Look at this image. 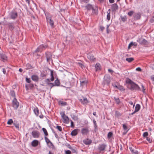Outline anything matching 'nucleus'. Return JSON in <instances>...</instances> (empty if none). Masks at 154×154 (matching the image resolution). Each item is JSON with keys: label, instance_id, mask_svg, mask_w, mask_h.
<instances>
[{"label": "nucleus", "instance_id": "obj_8", "mask_svg": "<svg viewBox=\"0 0 154 154\" xmlns=\"http://www.w3.org/2000/svg\"><path fill=\"white\" fill-rule=\"evenodd\" d=\"M129 86L130 87L129 89L132 91L138 90L139 88L138 85L135 84L134 82L131 85H130Z\"/></svg>", "mask_w": 154, "mask_h": 154}, {"label": "nucleus", "instance_id": "obj_6", "mask_svg": "<svg viewBox=\"0 0 154 154\" xmlns=\"http://www.w3.org/2000/svg\"><path fill=\"white\" fill-rule=\"evenodd\" d=\"M60 114L61 115L64 121V122L66 123H69V118L65 115L64 112H62L60 113Z\"/></svg>", "mask_w": 154, "mask_h": 154}, {"label": "nucleus", "instance_id": "obj_48", "mask_svg": "<svg viewBox=\"0 0 154 154\" xmlns=\"http://www.w3.org/2000/svg\"><path fill=\"white\" fill-rule=\"evenodd\" d=\"M110 18V12H107V19L108 20H109Z\"/></svg>", "mask_w": 154, "mask_h": 154}, {"label": "nucleus", "instance_id": "obj_22", "mask_svg": "<svg viewBox=\"0 0 154 154\" xmlns=\"http://www.w3.org/2000/svg\"><path fill=\"white\" fill-rule=\"evenodd\" d=\"M87 58L91 61H94L95 59L94 56L91 54H88L87 55Z\"/></svg>", "mask_w": 154, "mask_h": 154}, {"label": "nucleus", "instance_id": "obj_62", "mask_svg": "<svg viewBox=\"0 0 154 154\" xmlns=\"http://www.w3.org/2000/svg\"><path fill=\"white\" fill-rule=\"evenodd\" d=\"M53 133L54 134V135L56 138H59V137L58 135L54 131H53Z\"/></svg>", "mask_w": 154, "mask_h": 154}, {"label": "nucleus", "instance_id": "obj_23", "mask_svg": "<svg viewBox=\"0 0 154 154\" xmlns=\"http://www.w3.org/2000/svg\"><path fill=\"white\" fill-rule=\"evenodd\" d=\"M83 143L86 145H89L92 143V140H91L87 139L83 140Z\"/></svg>", "mask_w": 154, "mask_h": 154}, {"label": "nucleus", "instance_id": "obj_49", "mask_svg": "<svg viewBox=\"0 0 154 154\" xmlns=\"http://www.w3.org/2000/svg\"><path fill=\"white\" fill-rule=\"evenodd\" d=\"M28 87L31 89L32 88L34 87V85L32 83H30L28 85Z\"/></svg>", "mask_w": 154, "mask_h": 154}, {"label": "nucleus", "instance_id": "obj_56", "mask_svg": "<svg viewBox=\"0 0 154 154\" xmlns=\"http://www.w3.org/2000/svg\"><path fill=\"white\" fill-rule=\"evenodd\" d=\"M71 152L69 150H67L65 151V154H71Z\"/></svg>", "mask_w": 154, "mask_h": 154}, {"label": "nucleus", "instance_id": "obj_7", "mask_svg": "<svg viewBox=\"0 0 154 154\" xmlns=\"http://www.w3.org/2000/svg\"><path fill=\"white\" fill-rule=\"evenodd\" d=\"M12 106L15 109H17L19 106V103L16 98H14L12 101Z\"/></svg>", "mask_w": 154, "mask_h": 154}, {"label": "nucleus", "instance_id": "obj_63", "mask_svg": "<svg viewBox=\"0 0 154 154\" xmlns=\"http://www.w3.org/2000/svg\"><path fill=\"white\" fill-rule=\"evenodd\" d=\"M49 85L50 86V90L54 86H55L54 85V84L53 83H52V84H50Z\"/></svg>", "mask_w": 154, "mask_h": 154}, {"label": "nucleus", "instance_id": "obj_12", "mask_svg": "<svg viewBox=\"0 0 154 154\" xmlns=\"http://www.w3.org/2000/svg\"><path fill=\"white\" fill-rule=\"evenodd\" d=\"M79 101L83 105H86L89 102L87 98L82 97V98H79Z\"/></svg>", "mask_w": 154, "mask_h": 154}, {"label": "nucleus", "instance_id": "obj_17", "mask_svg": "<svg viewBox=\"0 0 154 154\" xmlns=\"http://www.w3.org/2000/svg\"><path fill=\"white\" fill-rule=\"evenodd\" d=\"M31 78L33 81L35 82H38L39 79L38 76L36 75H32L31 77Z\"/></svg>", "mask_w": 154, "mask_h": 154}, {"label": "nucleus", "instance_id": "obj_16", "mask_svg": "<svg viewBox=\"0 0 154 154\" xmlns=\"http://www.w3.org/2000/svg\"><path fill=\"white\" fill-rule=\"evenodd\" d=\"M89 132V131L87 128H82L81 130V133L83 135H87Z\"/></svg>", "mask_w": 154, "mask_h": 154}, {"label": "nucleus", "instance_id": "obj_51", "mask_svg": "<svg viewBox=\"0 0 154 154\" xmlns=\"http://www.w3.org/2000/svg\"><path fill=\"white\" fill-rule=\"evenodd\" d=\"M26 81L28 83H30L31 82V80L29 78H28L27 77L26 78Z\"/></svg>", "mask_w": 154, "mask_h": 154}, {"label": "nucleus", "instance_id": "obj_18", "mask_svg": "<svg viewBox=\"0 0 154 154\" xmlns=\"http://www.w3.org/2000/svg\"><path fill=\"white\" fill-rule=\"evenodd\" d=\"M141 14L140 12L135 13L133 16L134 18V20H139L141 17Z\"/></svg>", "mask_w": 154, "mask_h": 154}, {"label": "nucleus", "instance_id": "obj_33", "mask_svg": "<svg viewBox=\"0 0 154 154\" xmlns=\"http://www.w3.org/2000/svg\"><path fill=\"white\" fill-rule=\"evenodd\" d=\"M38 47L40 48H41V49L42 51L44 48L45 49L46 48H47V46L42 44L40 45Z\"/></svg>", "mask_w": 154, "mask_h": 154}, {"label": "nucleus", "instance_id": "obj_2", "mask_svg": "<svg viewBox=\"0 0 154 154\" xmlns=\"http://www.w3.org/2000/svg\"><path fill=\"white\" fill-rule=\"evenodd\" d=\"M106 146L107 145L105 143L100 144L98 146L97 149L100 153H103Z\"/></svg>", "mask_w": 154, "mask_h": 154}, {"label": "nucleus", "instance_id": "obj_35", "mask_svg": "<svg viewBox=\"0 0 154 154\" xmlns=\"http://www.w3.org/2000/svg\"><path fill=\"white\" fill-rule=\"evenodd\" d=\"M10 94L11 96L14 98H15V92L13 90H11L10 91Z\"/></svg>", "mask_w": 154, "mask_h": 154}, {"label": "nucleus", "instance_id": "obj_53", "mask_svg": "<svg viewBox=\"0 0 154 154\" xmlns=\"http://www.w3.org/2000/svg\"><path fill=\"white\" fill-rule=\"evenodd\" d=\"M109 25H107L106 26V32L107 33H109Z\"/></svg>", "mask_w": 154, "mask_h": 154}, {"label": "nucleus", "instance_id": "obj_9", "mask_svg": "<svg viewBox=\"0 0 154 154\" xmlns=\"http://www.w3.org/2000/svg\"><path fill=\"white\" fill-rule=\"evenodd\" d=\"M45 54L47 62H49L51 60H52V55L51 52L49 51L46 52Z\"/></svg>", "mask_w": 154, "mask_h": 154}, {"label": "nucleus", "instance_id": "obj_11", "mask_svg": "<svg viewBox=\"0 0 154 154\" xmlns=\"http://www.w3.org/2000/svg\"><path fill=\"white\" fill-rule=\"evenodd\" d=\"M98 8L97 5H95L93 7V8L92 9V12L91 13L92 15H97L98 14Z\"/></svg>", "mask_w": 154, "mask_h": 154}, {"label": "nucleus", "instance_id": "obj_14", "mask_svg": "<svg viewBox=\"0 0 154 154\" xmlns=\"http://www.w3.org/2000/svg\"><path fill=\"white\" fill-rule=\"evenodd\" d=\"M80 85L82 87L86 86L88 83V80L86 79H80Z\"/></svg>", "mask_w": 154, "mask_h": 154}, {"label": "nucleus", "instance_id": "obj_24", "mask_svg": "<svg viewBox=\"0 0 154 154\" xmlns=\"http://www.w3.org/2000/svg\"><path fill=\"white\" fill-rule=\"evenodd\" d=\"M78 129H75L72 131L71 132V134L72 136H75L78 134Z\"/></svg>", "mask_w": 154, "mask_h": 154}, {"label": "nucleus", "instance_id": "obj_42", "mask_svg": "<svg viewBox=\"0 0 154 154\" xmlns=\"http://www.w3.org/2000/svg\"><path fill=\"white\" fill-rule=\"evenodd\" d=\"M117 89H118L120 91H124L125 90V89H124V88L122 86L119 85L118 86Z\"/></svg>", "mask_w": 154, "mask_h": 154}, {"label": "nucleus", "instance_id": "obj_58", "mask_svg": "<svg viewBox=\"0 0 154 154\" xmlns=\"http://www.w3.org/2000/svg\"><path fill=\"white\" fill-rule=\"evenodd\" d=\"M133 45V42H131L129 45L128 48V49H130L132 45Z\"/></svg>", "mask_w": 154, "mask_h": 154}, {"label": "nucleus", "instance_id": "obj_1", "mask_svg": "<svg viewBox=\"0 0 154 154\" xmlns=\"http://www.w3.org/2000/svg\"><path fill=\"white\" fill-rule=\"evenodd\" d=\"M111 81L110 76L108 74H106L104 77L103 79L102 82V85L104 86L105 85L108 86Z\"/></svg>", "mask_w": 154, "mask_h": 154}, {"label": "nucleus", "instance_id": "obj_5", "mask_svg": "<svg viewBox=\"0 0 154 154\" xmlns=\"http://www.w3.org/2000/svg\"><path fill=\"white\" fill-rule=\"evenodd\" d=\"M8 26V29L10 31H12L15 28V26L13 22H8L5 25Z\"/></svg>", "mask_w": 154, "mask_h": 154}, {"label": "nucleus", "instance_id": "obj_28", "mask_svg": "<svg viewBox=\"0 0 154 154\" xmlns=\"http://www.w3.org/2000/svg\"><path fill=\"white\" fill-rule=\"evenodd\" d=\"M45 139L46 142L47 144L49 143L51 146H54V145L50 141V140L47 137H46V136L45 137Z\"/></svg>", "mask_w": 154, "mask_h": 154}, {"label": "nucleus", "instance_id": "obj_30", "mask_svg": "<svg viewBox=\"0 0 154 154\" xmlns=\"http://www.w3.org/2000/svg\"><path fill=\"white\" fill-rule=\"evenodd\" d=\"M34 112L36 116H38L39 113V111L37 107H36L34 109Z\"/></svg>", "mask_w": 154, "mask_h": 154}, {"label": "nucleus", "instance_id": "obj_29", "mask_svg": "<svg viewBox=\"0 0 154 154\" xmlns=\"http://www.w3.org/2000/svg\"><path fill=\"white\" fill-rule=\"evenodd\" d=\"M114 98L116 103L117 104H119L120 103V101L119 98L114 97Z\"/></svg>", "mask_w": 154, "mask_h": 154}, {"label": "nucleus", "instance_id": "obj_36", "mask_svg": "<svg viewBox=\"0 0 154 154\" xmlns=\"http://www.w3.org/2000/svg\"><path fill=\"white\" fill-rule=\"evenodd\" d=\"M123 128L124 130L125 131H127V132H128L129 130L127 125L125 124L123 125Z\"/></svg>", "mask_w": 154, "mask_h": 154}, {"label": "nucleus", "instance_id": "obj_44", "mask_svg": "<svg viewBox=\"0 0 154 154\" xmlns=\"http://www.w3.org/2000/svg\"><path fill=\"white\" fill-rule=\"evenodd\" d=\"M134 13V12L133 11H130L128 13V14L129 16H131Z\"/></svg>", "mask_w": 154, "mask_h": 154}, {"label": "nucleus", "instance_id": "obj_3", "mask_svg": "<svg viewBox=\"0 0 154 154\" xmlns=\"http://www.w3.org/2000/svg\"><path fill=\"white\" fill-rule=\"evenodd\" d=\"M46 19L48 23H49L51 27L52 28H54V22L52 19V17L48 15L46 16Z\"/></svg>", "mask_w": 154, "mask_h": 154}, {"label": "nucleus", "instance_id": "obj_19", "mask_svg": "<svg viewBox=\"0 0 154 154\" xmlns=\"http://www.w3.org/2000/svg\"><path fill=\"white\" fill-rule=\"evenodd\" d=\"M0 58L4 61H7V57L6 55L3 53H0Z\"/></svg>", "mask_w": 154, "mask_h": 154}, {"label": "nucleus", "instance_id": "obj_20", "mask_svg": "<svg viewBox=\"0 0 154 154\" xmlns=\"http://www.w3.org/2000/svg\"><path fill=\"white\" fill-rule=\"evenodd\" d=\"M140 106L139 104H136V106H135V110L134 112H133L132 113H131V114L132 115L134 114L135 112H137L140 110Z\"/></svg>", "mask_w": 154, "mask_h": 154}, {"label": "nucleus", "instance_id": "obj_46", "mask_svg": "<svg viewBox=\"0 0 154 154\" xmlns=\"http://www.w3.org/2000/svg\"><path fill=\"white\" fill-rule=\"evenodd\" d=\"M13 123V121L12 119H9L7 122V124L8 125H11Z\"/></svg>", "mask_w": 154, "mask_h": 154}, {"label": "nucleus", "instance_id": "obj_47", "mask_svg": "<svg viewBox=\"0 0 154 154\" xmlns=\"http://www.w3.org/2000/svg\"><path fill=\"white\" fill-rule=\"evenodd\" d=\"M56 128L60 131H61L62 130V127L60 126L57 125L56 127Z\"/></svg>", "mask_w": 154, "mask_h": 154}, {"label": "nucleus", "instance_id": "obj_10", "mask_svg": "<svg viewBox=\"0 0 154 154\" xmlns=\"http://www.w3.org/2000/svg\"><path fill=\"white\" fill-rule=\"evenodd\" d=\"M149 130L150 132L149 133H148L147 132H145V138H146V140L149 142V143H150L152 142V140L149 137H147V136L148 135V134L149 135H151V133L150 132V131H151V128H149Z\"/></svg>", "mask_w": 154, "mask_h": 154}, {"label": "nucleus", "instance_id": "obj_50", "mask_svg": "<svg viewBox=\"0 0 154 154\" xmlns=\"http://www.w3.org/2000/svg\"><path fill=\"white\" fill-rule=\"evenodd\" d=\"M81 1L82 2L87 4L88 3L90 0H81Z\"/></svg>", "mask_w": 154, "mask_h": 154}, {"label": "nucleus", "instance_id": "obj_4", "mask_svg": "<svg viewBox=\"0 0 154 154\" xmlns=\"http://www.w3.org/2000/svg\"><path fill=\"white\" fill-rule=\"evenodd\" d=\"M9 16L11 19L15 20L18 16V14L17 12L13 10L9 14Z\"/></svg>", "mask_w": 154, "mask_h": 154}, {"label": "nucleus", "instance_id": "obj_13", "mask_svg": "<svg viewBox=\"0 0 154 154\" xmlns=\"http://www.w3.org/2000/svg\"><path fill=\"white\" fill-rule=\"evenodd\" d=\"M32 134L33 137L38 138L39 137L40 134L37 131H33L32 132Z\"/></svg>", "mask_w": 154, "mask_h": 154}, {"label": "nucleus", "instance_id": "obj_52", "mask_svg": "<svg viewBox=\"0 0 154 154\" xmlns=\"http://www.w3.org/2000/svg\"><path fill=\"white\" fill-rule=\"evenodd\" d=\"M42 50L41 49V48H40L39 47H38L36 49V50L35 51V52H37L40 51H42Z\"/></svg>", "mask_w": 154, "mask_h": 154}, {"label": "nucleus", "instance_id": "obj_15", "mask_svg": "<svg viewBox=\"0 0 154 154\" xmlns=\"http://www.w3.org/2000/svg\"><path fill=\"white\" fill-rule=\"evenodd\" d=\"M118 9V6L116 3H115L112 5L111 9L112 12H115Z\"/></svg>", "mask_w": 154, "mask_h": 154}, {"label": "nucleus", "instance_id": "obj_60", "mask_svg": "<svg viewBox=\"0 0 154 154\" xmlns=\"http://www.w3.org/2000/svg\"><path fill=\"white\" fill-rule=\"evenodd\" d=\"M71 126L72 127H74L73 122L72 120L71 121Z\"/></svg>", "mask_w": 154, "mask_h": 154}, {"label": "nucleus", "instance_id": "obj_54", "mask_svg": "<svg viewBox=\"0 0 154 154\" xmlns=\"http://www.w3.org/2000/svg\"><path fill=\"white\" fill-rule=\"evenodd\" d=\"M14 125L17 128H19V125L18 124H17V123H14Z\"/></svg>", "mask_w": 154, "mask_h": 154}, {"label": "nucleus", "instance_id": "obj_32", "mask_svg": "<svg viewBox=\"0 0 154 154\" xmlns=\"http://www.w3.org/2000/svg\"><path fill=\"white\" fill-rule=\"evenodd\" d=\"M134 60V58L133 57H130L129 58H126V60L128 62L131 63Z\"/></svg>", "mask_w": 154, "mask_h": 154}, {"label": "nucleus", "instance_id": "obj_43", "mask_svg": "<svg viewBox=\"0 0 154 154\" xmlns=\"http://www.w3.org/2000/svg\"><path fill=\"white\" fill-rule=\"evenodd\" d=\"M113 133L112 132H110L108 133L107 134V137L109 139L111 137L113 136Z\"/></svg>", "mask_w": 154, "mask_h": 154}, {"label": "nucleus", "instance_id": "obj_21", "mask_svg": "<svg viewBox=\"0 0 154 154\" xmlns=\"http://www.w3.org/2000/svg\"><path fill=\"white\" fill-rule=\"evenodd\" d=\"M93 7L91 4H88L85 6V8L88 11H90L92 10Z\"/></svg>", "mask_w": 154, "mask_h": 154}, {"label": "nucleus", "instance_id": "obj_57", "mask_svg": "<svg viewBox=\"0 0 154 154\" xmlns=\"http://www.w3.org/2000/svg\"><path fill=\"white\" fill-rule=\"evenodd\" d=\"M78 65L80 66L81 68H82L84 66V65L82 64L81 63L79 62L78 63Z\"/></svg>", "mask_w": 154, "mask_h": 154}, {"label": "nucleus", "instance_id": "obj_59", "mask_svg": "<svg viewBox=\"0 0 154 154\" xmlns=\"http://www.w3.org/2000/svg\"><path fill=\"white\" fill-rule=\"evenodd\" d=\"M51 71V77L54 76V72L53 70H50Z\"/></svg>", "mask_w": 154, "mask_h": 154}, {"label": "nucleus", "instance_id": "obj_41", "mask_svg": "<svg viewBox=\"0 0 154 154\" xmlns=\"http://www.w3.org/2000/svg\"><path fill=\"white\" fill-rule=\"evenodd\" d=\"M42 130L44 133L45 135L46 136L48 135V132L45 128H42Z\"/></svg>", "mask_w": 154, "mask_h": 154}, {"label": "nucleus", "instance_id": "obj_40", "mask_svg": "<svg viewBox=\"0 0 154 154\" xmlns=\"http://www.w3.org/2000/svg\"><path fill=\"white\" fill-rule=\"evenodd\" d=\"M134 82L132 80L130 79H128L126 81V83H128L130 85H131Z\"/></svg>", "mask_w": 154, "mask_h": 154}, {"label": "nucleus", "instance_id": "obj_38", "mask_svg": "<svg viewBox=\"0 0 154 154\" xmlns=\"http://www.w3.org/2000/svg\"><path fill=\"white\" fill-rule=\"evenodd\" d=\"M60 104H61L62 106H65L67 105V103L65 102L60 101L59 102Z\"/></svg>", "mask_w": 154, "mask_h": 154}, {"label": "nucleus", "instance_id": "obj_55", "mask_svg": "<svg viewBox=\"0 0 154 154\" xmlns=\"http://www.w3.org/2000/svg\"><path fill=\"white\" fill-rule=\"evenodd\" d=\"M26 66L28 69H30L32 67V66L29 63H28L26 65Z\"/></svg>", "mask_w": 154, "mask_h": 154}, {"label": "nucleus", "instance_id": "obj_45", "mask_svg": "<svg viewBox=\"0 0 154 154\" xmlns=\"http://www.w3.org/2000/svg\"><path fill=\"white\" fill-rule=\"evenodd\" d=\"M121 115V114L120 113L117 111H116L115 112V116H116L119 117Z\"/></svg>", "mask_w": 154, "mask_h": 154}, {"label": "nucleus", "instance_id": "obj_37", "mask_svg": "<svg viewBox=\"0 0 154 154\" xmlns=\"http://www.w3.org/2000/svg\"><path fill=\"white\" fill-rule=\"evenodd\" d=\"M71 116L72 118L74 120H77L78 119L77 116L73 114Z\"/></svg>", "mask_w": 154, "mask_h": 154}, {"label": "nucleus", "instance_id": "obj_25", "mask_svg": "<svg viewBox=\"0 0 154 154\" xmlns=\"http://www.w3.org/2000/svg\"><path fill=\"white\" fill-rule=\"evenodd\" d=\"M38 141L37 140H34L32 143V145L33 147H35L38 145Z\"/></svg>", "mask_w": 154, "mask_h": 154}, {"label": "nucleus", "instance_id": "obj_31", "mask_svg": "<svg viewBox=\"0 0 154 154\" xmlns=\"http://www.w3.org/2000/svg\"><path fill=\"white\" fill-rule=\"evenodd\" d=\"M100 64L99 63H96L95 66V68L96 69V71H97L100 70Z\"/></svg>", "mask_w": 154, "mask_h": 154}, {"label": "nucleus", "instance_id": "obj_64", "mask_svg": "<svg viewBox=\"0 0 154 154\" xmlns=\"http://www.w3.org/2000/svg\"><path fill=\"white\" fill-rule=\"evenodd\" d=\"M41 76L42 77H45L46 76V75L44 73H42L41 74Z\"/></svg>", "mask_w": 154, "mask_h": 154}, {"label": "nucleus", "instance_id": "obj_27", "mask_svg": "<svg viewBox=\"0 0 154 154\" xmlns=\"http://www.w3.org/2000/svg\"><path fill=\"white\" fill-rule=\"evenodd\" d=\"M129 149L132 153L134 154H138V151L135 149L134 148L132 147H130Z\"/></svg>", "mask_w": 154, "mask_h": 154}, {"label": "nucleus", "instance_id": "obj_61", "mask_svg": "<svg viewBox=\"0 0 154 154\" xmlns=\"http://www.w3.org/2000/svg\"><path fill=\"white\" fill-rule=\"evenodd\" d=\"M94 131L95 132L97 130V125H94Z\"/></svg>", "mask_w": 154, "mask_h": 154}, {"label": "nucleus", "instance_id": "obj_26", "mask_svg": "<svg viewBox=\"0 0 154 154\" xmlns=\"http://www.w3.org/2000/svg\"><path fill=\"white\" fill-rule=\"evenodd\" d=\"M54 85L55 86H59L60 85V80L57 78L54 81Z\"/></svg>", "mask_w": 154, "mask_h": 154}, {"label": "nucleus", "instance_id": "obj_34", "mask_svg": "<svg viewBox=\"0 0 154 154\" xmlns=\"http://www.w3.org/2000/svg\"><path fill=\"white\" fill-rule=\"evenodd\" d=\"M120 17L121 18V19L122 20L123 22H124L125 21H126L127 20V17L126 16H121Z\"/></svg>", "mask_w": 154, "mask_h": 154}, {"label": "nucleus", "instance_id": "obj_39", "mask_svg": "<svg viewBox=\"0 0 154 154\" xmlns=\"http://www.w3.org/2000/svg\"><path fill=\"white\" fill-rule=\"evenodd\" d=\"M45 82L48 85H50V84H52V83L50 82V80L48 79H46L45 80Z\"/></svg>", "mask_w": 154, "mask_h": 154}]
</instances>
